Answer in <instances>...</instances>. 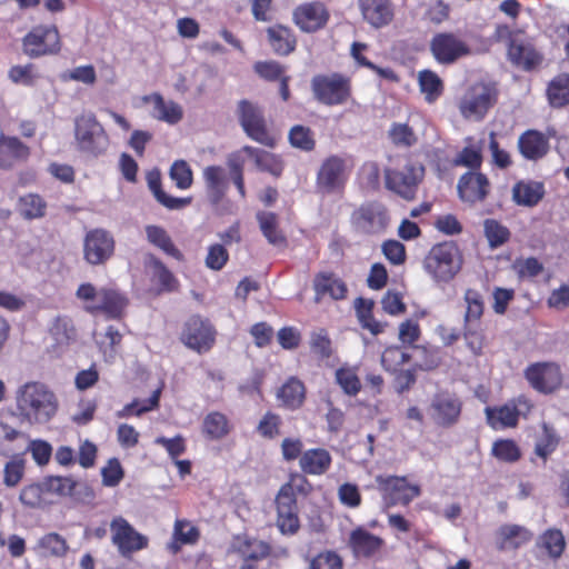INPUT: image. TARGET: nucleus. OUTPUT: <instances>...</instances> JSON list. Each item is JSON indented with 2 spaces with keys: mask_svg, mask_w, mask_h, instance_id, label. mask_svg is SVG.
<instances>
[{
  "mask_svg": "<svg viewBox=\"0 0 569 569\" xmlns=\"http://www.w3.org/2000/svg\"><path fill=\"white\" fill-rule=\"evenodd\" d=\"M375 481L387 507H407L421 495V487L418 483H410L406 476L379 475Z\"/></svg>",
  "mask_w": 569,
  "mask_h": 569,
  "instance_id": "6",
  "label": "nucleus"
},
{
  "mask_svg": "<svg viewBox=\"0 0 569 569\" xmlns=\"http://www.w3.org/2000/svg\"><path fill=\"white\" fill-rule=\"evenodd\" d=\"M33 550L37 555L44 558H61L67 555L69 546L61 535L57 532H49L37 540Z\"/></svg>",
  "mask_w": 569,
  "mask_h": 569,
  "instance_id": "36",
  "label": "nucleus"
},
{
  "mask_svg": "<svg viewBox=\"0 0 569 569\" xmlns=\"http://www.w3.org/2000/svg\"><path fill=\"white\" fill-rule=\"evenodd\" d=\"M529 385L540 393L548 395L562 385V372L556 362H535L525 370Z\"/></svg>",
  "mask_w": 569,
  "mask_h": 569,
  "instance_id": "13",
  "label": "nucleus"
},
{
  "mask_svg": "<svg viewBox=\"0 0 569 569\" xmlns=\"http://www.w3.org/2000/svg\"><path fill=\"white\" fill-rule=\"evenodd\" d=\"M202 431L212 440L223 438L229 432L227 417L217 411L208 413L203 419Z\"/></svg>",
  "mask_w": 569,
  "mask_h": 569,
  "instance_id": "48",
  "label": "nucleus"
},
{
  "mask_svg": "<svg viewBox=\"0 0 569 569\" xmlns=\"http://www.w3.org/2000/svg\"><path fill=\"white\" fill-rule=\"evenodd\" d=\"M538 547L545 549L550 558L559 559L566 549V540L562 531L556 528L547 529L539 537Z\"/></svg>",
  "mask_w": 569,
  "mask_h": 569,
  "instance_id": "44",
  "label": "nucleus"
},
{
  "mask_svg": "<svg viewBox=\"0 0 569 569\" xmlns=\"http://www.w3.org/2000/svg\"><path fill=\"white\" fill-rule=\"evenodd\" d=\"M483 233L490 248L496 249L506 244L511 237L508 227L500 221L488 218L483 221Z\"/></svg>",
  "mask_w": 569,
  "mask_h": 569,
  "instance_id": "46",
  "label": "nucleus"
},
{
  "mask_svg": "<svg viewBox=\"0 0 569 569\" xmlns=\"http://www.w3.org/2000/svg\"><path fill=\"white\" fill-rule=\"evenodd\" d=\"M335 380L343 393L349 397H356L361 391L362 385L358 376V367L347 363L339 367L335 372Z\"/></svg>",
  "mask_w": 569,
  "mask_h": 569,
  "instance_id": "42",
  "label": "nucleus"
},
{
  "mask_svg": "<svg viewBox=\"0 0 569 569\" xmlns=\"http://www.w3.org/2000/svg\"><path fill=\"white\" fill-rule=\"evenodd\" d=\"M26 461L21 455H14L3 469V483L7 487H16L24 475Z\"/></svg>",
  "mask_w": 569,
  "mask_h": 569,
  "instance_id": "57",
  "label": "nucleus"
},
{
  "mask_svg": "<svg viewBox=\"0 0 569 569\" xmlns=\"http://www.w3.org/2000/svg\"><path fill=\"white\" fill-rule=\"evenodd\" d=\"M332 457L327 449L313 448L303 451L299 466L303 473L311 476L325 475L331 467Z\"/></svg>",
  "mask_w": 569,
  "mask_h": 569,
  "instance_id": "31",
  "label": "nucleus"
},
{
  "mask_svg": "<svg viewBox=\"0 0 569 569\" xmlns=\"http://www.w3.org/2000/svg\"><path fill=\"white\" fill-rule=\"evenodd\" d=\"M202 178L208 201L218 206L229 188L227 170L221 166H208L202 170Z\"/></svg>",
  "mask_w": 569,
  "mask_h": 569,
  "instance_id": "26",
  "label": "nucleus"
},
{
  "mask_svg": "<svg viewBox=\"0 0 569 569\" xmlns=\"http://www.w3.org/2000/svg\"><path fill=\"white\" fill-rule=\"evenodd\" d=\"M342 558L332 550L318 553L310 562V569H342Z\"/></svg>",
  "mask_w": 569,
  "mask_h": 569,
  "instance_id": "64",
  "label": "nucleus"
},
{
  "mask_svg": "<svg viewBox=\"0 0 569 569\" xmlns=\"http://www.w3.org/2000/svg\"><path fill=\"white\" fill-rule=\"evenodd\" d=\"M260 230L267 240L277 244L282 241L281 230L279 228V218L273 212L260 211L257 213Z\"/></svg>",
  "mask_w": 569,
  "mask_h": 569,
  "instance_id": "50",
  "label": "nucleus"
},
{
  "mask_svg": "<svg viewBox=\"0 0 569 569\" xmlns=\"http://www.w3.org/2000/svg\"><path fill=\"white\" fill-rule=\"evenodd\" d=\"M410 355L400 346L387 347L381 355V363L387 371L399 372L398 380L403 381L401 391L415 383L416 377L411 370H402V366L410 360Z\"/></svg>",
  "mask_w": 569,
  "mask_h": 569,
  "instance_id": "25",
  "label": "nucleus"
},
{
  "mask_svg": "<svg viewBox=\"0 0 569 569\" xmlns=\"http://www.w3.org/2000/svg\"><path fill=\"white\" fill-rule=\"evenodd\" d=\"M46 491L53 492L59 496L77 497V481L71 477L51 476L43 483Z\"/></svg>",
  "mask_w": 569,
  "mask_h": 569,
  "instance_id": "55",
  "label": "nucleus"
},
{
  "mask_svg": "<svg viewBox=\"0 0 569 569\" xmlns=\"http://www.w3.org/2000/svg\"><path fill=\"white\" fill-rule=\"evenodd\" d=\"M423 177L425 167L410 161L401 169H386L385 183L388 190L407 201H412L417 197Z\"/></svg>",
  "mask_w": 569,
  "mask_h": 569,
  "instance_id": "7",
  "label": "nucleus"
},
{
  "mask_svg": "<svg viewBox=\"0 0 569 569\" xmlns=\"http://www.w3.org/2000/svg\"><path fill=\"white\" fill-rule=\"evenodd\" d=\"M14 405L16 415L21 423L42 426L57 415L59 399L48 385L28 381L17 388Z\"/></svg>",
  "mask_w": 569,
  "mask_h": 569,
  "instance_id": "1",
  "label": "nucleus"
},
{
  "mask_svg": "<svg viewBox=\"0 0 569 569\" xmlns=\"http://www.w3.org/2000/svg\"><path fill=\"white\" fill-rule=\"evenodd\" d=\"M466 312L463 317L465 325H479L485 311V303L481 293L476 289H467L463 295Z\"/></svg>",
  "mask_w": 569,
  "mask_h": 569,
  "instance_id": "45",
  "label": "nucleus"
},
{
  "mask_svg": "<svg viewBox=\"0 0 569 569\" xmlns=\"http://www.w3.org/2000/svg\"><path fill=\"white\" fill-rule=\"evenodd\" d=\"M8 77L12 82L22 86H32L38 79L36 68L32 63L11 67Z\"/></svg>",
  "mask_w": 569,
  "mask_h": 569,
  "instance_id": "63",
  "label": "nucleus"
},
{
  "mask_svg": "<svg viewBox=\"0 0 569 569\" xmlns=\"http://www.w3.org/2000/svg\"><path fill=\"white\" fill-rule=\"evenodd\" d=\"M512 269L520 279L535 278L543 271V264L535 257L518 258L513 261Z\"/></svg>",
  "mask_w": 569,
  "mask_h": 569,
  "instance_id": "59",
  "label": "nucleus"
},
{
  "mask_svg": "<svg viewBox=\"0 0 569 569\" xmlns=\"http://www.w3.org/2000/svg\"><path fill=\"white\" fill-rule=\"evenodd\" d=\"M507 56L512 66L527 72L536 70L543 61V54L533 43L519 34L510 37Z\"/></svg>",
  "mask_w": 569,
  "mask_h": 569,
  "instance_id": "15",
  "label": "nucleus"
},
{
  "mask_svg": "<svg viewBox=\"0 0 569 569\" xmlns=\"http://www.w3.org/2000/svg\"><path fill=\"white\" fill-rule=\"evenodd\" d=\"M307 389L305 383L296 377L287 380V409H299L306 400Z\"/></svg>",
  "mask_w": 569,
  "mask_h": 569,
  "instance_id": "58",
  "label": "nucleus"
},
{
  "mask_svg": "<svg viewBox=\"0 0 569 569\" xmlns=\"http://www.w3.org/2000/svg\"><path fill=\"white\" fill-rule=\"evenodd\" d=\"M545 184L540 181L520 180L512 187V200L522 207L537 206L545 196Z\"/></svg>",
  "mask_w": 569,
  "mask_h": 569,
  "instance_id": "32",
  "label": "nucleus"
},
{
  "mask_svg": "<svg viewBox=\"0 0 569 569\" xmlns=\"http://www.w3.org/2000/svg\"><path fill=\"white\" fill-rule=\"evenodd\" d=\"M547 97L553 108H562L569 104V74L555 77L548 84Z\"/></svg>",
  "mask_w": 569,
  "mask_h": 569,
  "instance_id": "43",
  "label": "nucleus"
},
{
  "mask_svg": "<svg viewBox=\"0 0 569 569\" xmlns=\"http://www.w3.org/2000/svg\"><path fill=\"white\" fill-rule=\"evenodd\" d=\"M496 101V91L487 84H476L462 98L460 111L463 117L482 118Z\"/></svg>",
  "mask_w": 569,
  "mask_h": 569,
  "instance_id": "22",
  "label": "nucleus"
},
{
  "mask_svg": "<svg viewBox=\"0 0 569 569\" xmlns=\"http://www.w3.org/2000/svg\"><path fill=\"white\" fill-rule=\"evenodd\" d=\"M126 305V298L118 291L101 288L99 301L97 303L87 305L86 310L90 312L103 311L109 318H118L121 316Z\"/></svg>",
  "mask_w": 569,
  "mask_h": 569,
  "instance_id": "33",
  "label": "nucleus"
},
{
  "mask_svg": "<svg viewBox=\"0 0 569 569\" xmlns=\"http://www.w3.org/2000/svg\"><path fill=\"white\" fill-rule=\"evenodd\" d=\"M418 84L428 103L436 102L443 93V81L432 70L423 69L418 72Z\"/></svg>",
  "mask_w": 569,
  "mask_h": 569,
  "instance_id": "39",
  "label": "nucleus"
},
{
  "mask_svg": "<svg viewBox=\"0 0 569 569\" xmlns=\"http://www.w3.org/2000/svg\"><path fill=\"white\" fill-rule=\"evenodd\" d=\"M19 212L28 220L44 217L47 203L42 197L37 193H28L19 199Z\"/></svg>",
  "mask_w": 569,
  "mask_h": 569,
  "instance_id": "47",
  "label": "nucleus"
},
{
  "mask_svg": "<svg viewBox=\"0 0 569 569\" xmlns=\"http://www.w3.org/2000/svg\"><path fill=\"white\" fill-rule=\"evenodd\" d=\"M309 345L312 353L321 361L328 360L335 355L332 341L323 328L311 333Z\"/></svg>",
  "mask_w": 569,
  "mask_h": 569,
  "instance_id": "49",
  "label": "nucleus"
},
{
  "mask_svg": "<svg viewBox=\"0 0 569 569\" xmlns=\"http://www.w3.org/2000/svg\"><path fill=\"white\" fill-rule=\"evenodd\" d=\"M144 101L153 103L152 114L158 120L174 124L182 119L181 107L174 101H166L159 93L144 97Z\"/></svg>",
  "mask_w": 569,
  "mask_h": 569,
  "instance_id": "37",
  "label": "nucleus"
},
{
  "mask_svg": "<svg viewBox=\"0 0 569 569\" xmlns=\"http://www.w3.org/2000/svg\"><path fill=\"white\" fill-rule=\"evenodd\" d=\"M113 252L114 239L108 230L96 228L87 232L83 240V257L89 264H103Z\"/></svg>",
  "mask_w": 569,
  "mask_h": 569,
  "instance_id": "14",
  "label": "nucleus"
},
{
  "mask_svg": "<svg viewBox=\"0 0 569 569\" xmlns=\"http://www.w3.org/2000/svg\"><path fill=\"white\" fill-rule=\"evenodd\" d=\"M533 408V403L523 395L513 398L501 406L486 407L487 423L493 430L516 428L519 418L527 417Z\"/></svg>",
  "mask_w": 569,
  "mask_h": 569,
  "instance_id": "8",
  "label": "nucleus"
},
{
  "mask_svg": "<svg viewBox=\"0 0 569 569\" xmlns=\"http://www.w3.org/2000/svg\"><path fill=\"white\" fill-rule=\"evenodd\" d=\"M375 302L371 299L359 297L355 300V310L361 328L371 335L378 336L383 332L386 325L376 320L373 316Z\"/></svg>",
  "mask_w": 569,
  "mask_h": 569,
  "instance_id": "38",
  "label": "nucleus"
},
{
  "mask_svg": "<svg viewBox=\"0 0 569 569\" xmlns=\"http://www.w3.org/2000/svg\"><path fill=\"white\" fill-rule=\"evenodd\" d=\"M228 551L238 555L244 563L240 569H257L249 561H258L269 555L270 547L262 540L251 537L247 533L233 536Z\"/></svg>",
  "mask_w": 569,
  "mask_h": 569,
  "instance_id": "21",
  "label": "nucleus"
},
{
  "mask_svg": "<svg viewBox=\"0 0 569 569\" xmlns=\"http://www.w3.org/2000/svg\"><path fill=\"white\" fill-rule=\"evenodd\" d=\"M352 228L365 236H379L390 224L389 210L385 203L371 200L361 203L350 217Z\"/></svg>",
  "mask_w": 569,
  "mask_h": 569,
  "instance_id": "5",
  "label": "nucleus"
},
{
  "mask_svg": "<svg viewBox=\"0 0 569 569\" xmlns=\"http://www.w3.org/2000/svg\"><path fill=\"white\" fill-rule=\"evenodd\" d=\"M429 49L435 60L440 64H453L471 54L469 43L457 32L442 31L433 34Z\"/></svg>",
  "mask_w": 569,
  "mask_h": 569,
  "instance_id": "9",
  "label": "nucleus"
},
{
  "mask_svg": "<svg viewBox=\"0 0 569 569\" xmlns=\"http://www.w3.org/2000/svg\"><path fill=\"white\" fill-rule=\"evenodd\" d=\"M463 338L467 347L475 356L482 353L486 338L479 325L477 327L473 325H463Z\"/></svg>",
  "mask_w": 569,
  "mask_h": 569,
  "instance_id": "62",
  "label": "nucleus"
},
{
  "mask_svg": "<svg viewBox=\"0 0 569 569\" xmlns=\"http://www.w3.org/2000/svg\"><path fill=\"white\" fill-rule=\"evenodd\" d=\"M483 162L482 150L479 146H467L455 157L456 167L469 168V171H480Z\"/></svg>",
  "mask_w": 569,
  "mask_h": 569,
  "instance_id": "51",
  "label": "nucleus"
},
{
  "mask_svg": "<svg viewBox=\"0 0 569 569\" xmlns=\"http://www.w3.org/2000/svg\"><path fill=\"white\" fill-rule=\"evenodd\" d=\"M430 409L431 417L438 426L450 428L460 419L462 402L456 395L441 391L433 396Z\"/></svg>",
  "mask_w": 569,
  "mask_h": 569,
  "instance_id": "20",
  "label": "nucleus"
},
{
  "mask_svg": "<svg viewBox=\"0 0 569 569\" xmlns=\"http://www.w3.org/2000/svg\"><path fill=\"white\" fill-rule=\"evenodd\" d=\"M518 147L523 158L536 161L548 153L549 141L542 132L537 130H527L520 136Z\"/></svg>",
  "mask_w": 569,
  "mask_h": 569,
  "instance_id": "30",
  "label": "nucleus"
},
{
  "mask_svg": "<svg viewBox=\"0 0 569 569\" xmlns=\"http://www.w3.org/2000/svg\"><path fill=\"white\" fill-rule=\"evenodd\" d=\"M490 455L500 462L516 463L522 457L518 442L511 438H500L492 442Z\"/></svg>",
  "mask_w": 569,
  "mask_h": 569,
  "instance_id": "41",
  "label": "nucleus"
},
{
  "mask_svg": "<svg viewBox=\"0 0 569 569\" xmlns=\"http://www.w3.org/2000/svg\"><path fill=\"white\" fill-rule=\"evenodd\" d=\"M288 139L292 147L301 151L310 152L316 148L315 134L309 127L301 124L292 127L289 131Z\"/></svg>",
  "mask_w": 569,
  "mask_h": 569,
  "instance_id": "53",
  "label": "nucleus"
},
{
  "mask_svg": "<svg viewBox=\"0 0 569 569\" xmlns=\"http://www.w3.org/2000/svg\"><path fill=\"white\" fill-rule=\"evenodd\" d=\"M533 533L519 525H502L496 532V548L499 551L517 550L531 541Z\"/></svg>",
  "mask_w": 569,
  "mask_h": 569,
  "instance_id": "29",
  "label": "nucleus"
},
{
  "mask_svg": "<svg viewBox=\"0 0 569 569\" xmlns=\"http://www.w3.org/2000/svg\"><path fill=\"white\" fill-rule=\"evenodd\" d=\"M148 266L151 268L153 278L157 279L166 290H173L176 288L177 280L174 276L158 258L150 256Z\"/></svg>",
  "mask_w": 569,
  "mask_h": 569,
  "instance_id": "60",
  "label": "nucleus"
},
{
  "mask_svg": "<svg viewBox=\"0 0 569 569\" xmlns=\"http://www.w3.org/2000/svg\"><path fill=\"white\" fill-rule=\"evenodd\" d=\"M362 19L372 28L381 29L395 19V7L391 0H358Z\"/></svg>",
  "mask_w": 569,
  "mask_h": 569,
  "instance_id": "23",
  "label": "nucleus"
},
{
  "mask_svg": "<svg viewBox=\"0 0 569 569\" xmlns=\"http://www.w3.org/2000/svg\"><path fill=\"white\" fill-rule=\"evenodd\" d=\"M351 164L349 159L337 154L327 157L316 177V186L318 190L325 193H332L345 188Z\"/></svg>",
  "mask_w": 569,
  "mask_h": 569,
  "instance_id": "11",
  "label": "nucleus"
},
{
  "mask_svg": "<svg viewBox=\"0 0 569 569\" xmlns=\"http://www.w3.org/2000/svg\"><path fill=\"white\" fill-rule=\"evenodd\" d=\"M462 254L453 241L436 243L426 254L422 266L426 273L436 283H448L455 279L462 267Z\"/></svg>",
  "mask_w": 569,
  "mask_h": 569,
  "instance_id": "2",
  "label": "nucleus"
},
{
  "mask_svg": "<svg viewBox=\"0 0 569 569\" xmlns=\"http://www.w3.org/2000/svg\"><path fill=\"white\" fill-rule=\"evenodd\" d=\"M144 230L147 239L151 244L161 249L164 253L173 257L177 260L183 259V254L179 249L176 248L170 236L162 227L148 224Z\"/></svg>",
  "mask_w": 569,
  "mask_h": 569,
  "instance_id": "40",
  "label": "nucleus"
},
{
  "mask_svg": "<svg viewBox=\"0 0 569 569\" xmlns=\"http://www.w3.org/2000/svg\"><path fill=\"white\" fill-rule=\"evenodd\" d=\"M74 139L77 148L88 154L98 157L109 147V137L91 112L82 113L74 119Z\"/></svg>",
  "mask_w": 569,
  "mask_h": 569,
  "instance_id": "4",
  "label": "nucleus"
},
{
  "mask_svg": "<svg viewBox=\"0 0 569 569\" xmlns=\"http://www.w3.org/2000/svg\"><path fill=\"white\" fill-rule=\"evenodd\" d=\"M315 299L317 302L325 297L332 300H343L348 295L346 282L333 272H319L313 279Z\"/></svg>",
  "mask_w": 569,
  "mask_h": 569,
  "instance_id": "27",
  "label": "nucleus"
},
{
  "mask_svg": "<svg viewBox=\"0 0 569 569\" xmlns=\"http://www.w3.org/2000/svg\"><path fill=\"white\" fill-rule=\"evenodd\" d=\"M61 49L60 36L56 26H37L22 39V50L29 58L56 54Z\"/></svg>",
  "mask_w": 569,
  "mask_h": 569,
  "instance_id": "10",
  "label": "nucleus"
},
{
  "mask_svg": "<svg viewBox=\"0 0 569 569\" xmlns=\"http://www.w3.org/2000/svg\"><path fill=\"white\" fill-rule=\"evenodd\" d=\"M381 251L385 258L393 266H400L406 262L407 252L402 242L388 239L382 242Z\"/></svg>",
  "mask_w": 569,
  "mask_h": 569,
  "instance_id": "61",
  "label": "nucleus"
},
{
  "mask_svg": "<svg viewBox=\"0 0 569 569\" xmlns=\"http://www.w3.org/2000/svg\"><path fill=\"white\" fill-rule=\"evenodd\" d=\"M111 541L122 557L148 547L149 539L138 532L124 518L116 517L110 523Z\"/></svg>",
  "mask_w": 569,
  "mask_h": 569,
  "instance_id": "12",
  "label": "nucleus"
},
{
  "mask_svg": "<svg viewBox=\"0 0 569 569\" xmlns=\"http://www.w3.org/2000/svg\"><path fill=\"white\" fill-rule=\"evenodd\" d=\"M311 91L323 106H342L352 98V79L341 72L319 73L311 79Z\"/></svg>",
  "mask_w": 569,
  "mask_h": 569,
  "instance_id": "3",
  "label": "nucleus"
},
{
  "mask_svg": "<svg viewBox=\"0 0 569 569\" xmlns=\"http://www.w3.org/2000/svg\"><path fill=\"white\" fill-rule=\"evenodd\" d=\"M147 183L156 200L169 210H179L191 203V198L172 197L162 190L161 174L158 169L148 172Z\"/></svg>",
  "mask_w": 569,
  "mask_h": 569,
  "instance_id": "34",
  "label": "nucleus"
},
{
  "mask_svg": "<svg viewBox=\"0 0 569 569\" xmlns=\"http://www.w3.org/2000/svg\"><path fill=\"white\" fill-rule=\"evenodd\" d=\"M216 330L212 325L198 316L191 317L184 325L182 342L190 349L201 353L211 349L214 343Z\"/></svg>",
  "mask_w": 569,
  "mask_h": 569,
  "instance_id": "18",
  "label": "nucleus"
},
{
  "mask_svg": "<svg viewBox=\"0 0 569 569\" xmlns=\"http://www.w3.org/2000/svg\"><path fill=\"white\" fill-rule=\"evenodd\" d=\"M240 123L246 133L253 140L264 146L272 147L273 138L267 131L260 108L248 101L241 100L238 104Z\"/></svg>",
  "mask_w": 569,
  "mask_h": 569,
  "instance_id": "16",
  "label": "nucleus"
},
{
  "mask_svg": "<svg viewBox=\"0 0 569 569\" xmlns=\"http://www.w3.org/2000/svg\"><path fill=\"white\" fill-rule=\"evenodd\" d=\"M459 199L470 206L486 201L491 192V182L481 171H467L457 183Z\"/></svg>",
  "mask_w": 569,
  "mask_h": 569,
  "instance_id": "17",
  "label": "nucleus"
},
{
  "mask_svg": "<svg viewBox=\"0 0 569 569\" xmlns=\"http://www.w3.org/2000/svg\"><path fill=\"white\" fill-rule=\"evenodd\" d=\"M292 19L301 31L313 33L327 26L330 11L322 1L305 2L293 10Z\"/></svg>",
  "mask_w": 569,
  "mask_h": 569,
  "instance_id": "19",
  "label": "nucleus"
},
{
  "mask_svg": "<svg viewBox=\"0 0 569 569\" xmlns=\"http://www.w3.org/2000/svg\"><path fill=\"white\" fill-rule=\"evenodd\" d=\"M388 138L396 147L410 148L417 143L416 133L408 123L393 122L388 131Z\"/></svg>",
  "mask_w": 569,
  "mask_h": 569,
  "instance_id": "54",
  "label": "nucleus"
},
{
  "mask_svg": "<svg viewBox=\"0 0 569 569\" xmlns=\"http://www.w3.org/2000/svg\"><path fill=\"white\" fill-rule=\"evenodd\" d=\"M254 72L267 81H280L279 93L284 99V78L282 66L276 61H258L253 64Z\"/></svg>",
  "mask_w": 569,
  "mask_h": 569,
  "instance_id": "52",
  "label": "nucleus"
},
{
  "mask_svg": "<svg viewBox=\"0 0 569 569\" xmlns=\"http://www.w3.org/2000/svg\"><path fill=\"white\" fill-rule=\"evenodd\" d=\"M348 545L357 558L370 559L382 551L385 540L363 527H357L350 532Z\"/></svg>",
  "mask_w": 569,
  "mask_h": 569,
  "instance_id": "24",
  "label": "nucleus"
},
{
  "mask_svg": "<svg viewBox=\"0 0 569 569\" xmlns=\"http://www.w3.org/2000/svg\"><path fill=\"white\" fill-rule=\"evenodd\" d=\"M169 177L180 190H187L193 181V173L190 166L184 160H176L169 170Z\"/></svg>",
  "mask_w": 569,
  "mask_h": 569,
  "instance_id": "56",
  "label": "nucleus"
},
{
  "mask_svg": "<svg viewBox=\"0 0 569 569\" xmlns=\"http://www.w3.org/2000/svg\"><path fill=\"white\" fill-rule=\"evenodd\" d=\"M30 148L17 137L0 134V168L10 169L17 163L26 162Z\"/></svg>",
  "mask_w": 569,
  "mask_h": 569,
  "instance_id": "28",
  "label": "nucleus"
},
{
  "mask_svg": "<svg viewBox=\"0 0 569 569\" xmlns=\"http://www.w3.org/2000/svg\"><path fill=\"white\" fill-rule=\"evenodd\" d=\"M540 428L541 433L536 438L533 453L546 463L559 447L561 438L556 428L548 422H542Z\"/></svg>",
  "mask_w": 569,
  "mask_h": 569,
  "instance_id": "35",
  "label": "nucleus"
}]
</instances>
